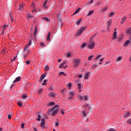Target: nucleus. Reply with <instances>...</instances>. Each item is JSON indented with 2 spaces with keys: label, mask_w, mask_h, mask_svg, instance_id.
<instances>
[{
  "label": "nucleus",
  "mask_w": 131,
  "mask_h": 131,
  "mask_svg": "<svg viewBox=\"0 0 131 131\" xmlns=\"http://www.w3.org/2000/svg\"><path fill=\"white\" fill-rule=\"evenodd\" d=\"M8 26H8V25H4V28L3 29V30H5V29H6V27H8Z\"/></svg>",
  "instance_id": "nucleus-55"
},
{
  "label": "nucleus",
  "mask_w": 131,
  "mask_h": 131,
  "mask_svg": "<svg viewBox=\"0 0 131 131\" xmlns=\"http://www.w3.org/2000/svg\"><path fill=\"white\" fill-rule=\"evenodd\" d=\"M22 98H23L24 99H26V98H27V96L25 95V94H23Z\"/></svg>",
  "instance_id": "nucleus-49"
},
{
  "label": "nucleus",
  "mask_w": 131,
  "mask_h": 131,
  "mask_svg": "<svg viewBox=\"0 0 131 131\" xmlns=\"http://www.w3.org/2000/svg\"><path fill=\"white\" fill-rule=\"evenodd\" d=\"M90 75H91V73L90 72H86L84 75V79H89Z\"/></svg>",
  "instance_id": "nucleus-5"
},
{
  "label": "nucleus",
  "mask_w": 131,
  "mask_h": 131,
  "mask_svg": "<svg viewBox=\"0 0 131 131\" xmlns=\"http://www.w3.org/2000/svg\"><path fill=\"white\" fill-rule=\"evenodd\" d=\"M78 88L79 90H80V89H81V84L80 83L78 84Z\"/></svg>",
  "instance_id": "nucleus-42"
},
{
  "label": "nucleus",
  "mask_w": 131,
  "mask_h": 131,
  "mask_svg": "<svg viewBox=\"0 0 131 131\" xmlns=\"http://www.w3.org/2000/svg\"><path fill=\"white\" fill-rule=\"evenodd\" d=\"M93 13H94V10L90 11H89V14H87V16L89 17V16H91V15H92V14H93Z\"/></svg>",
  "instance_id": "nucleus-24"
},
{
  "label": "nucleus",
  "mask_w": 131,
  "mask_h": 131,
  "mask_svg": "<svg viewBox=\"0 0 131 131\" xmlns=\"http://www.w3.org/2000/svg\"><path fill=\"white\" fill-rule=\"evenodd\" d=\"M61 75H63V76H66V74H65L64 72H61L59 74V76H61Z\"/></svg>",
  "instance_id": "nucleus-19"
},
{
  "label": "nucleus",
  "mask_w": 131,
  "mask_h": 131,
  "mask_svg": "<svg viewBox=\"0 0 131 131\" xmlns=\"http://www.w3.org/2000/svg\"><path fill=\"white\" fill-rule=\"evenodd\" d=\"M130 115V113L129 112H127L125 113V115H124V117L125 118H126V117H128Z\"/></svg>",
  "instance_id": "nucleus-13"
},
{
  "label": "nucleus",
  "mask_w": 131,
  "mask_h": 131,
  "mask_svg": "<svg viewBox=\"0 0 131 131\" xmlns=\"http://www.w3.org/2000/svg\"><path fill=\"white\" fill-rule=\"evenodd\" d=\"M49 70H50V68H49V66H46L45 67V71L46 72L49 71Z\"/></svg>",
  "instance_id": "nucleus-18"
},
{
  "label": "nucleus",
  "mask_w": 131,
  "mask_h": 131,
  "mask_svg": "<svg viewBox=\"0 0 131 131\" xmlns=\"http://www.w3.org/2000/svg\"><path fill=\"white\" fill-rule=\"evenodd\" d=\"M86 46V43H83L81 46V49H83L85 46Z\"/></svg>",
  "instance_id": "nucleus-31"
},
{
  "label": "nucleus",
  "mask_w": 131,
  "mask_h": 131,
  "mask_svg": "<svg viewBox=\"0 0 131 131\" xmlns=\"http://www.w3.org/2000/svg\"><path fill=\"white\" fill-rule=\"evenodd\" d=\"M86 28H88V26L80 28L77 31L76 33H75V35H76V36H80V35H81L82 34V32H83V31H85Z\"/></svg>",
  "instance_id": "nucleus-1"
},
{
  "label": "nucleus",
  "mask_w": 131,
  "mask_h": 131,
  "mask_svg": "<svg viewBox=\"0 0 131 131\" xmlns=\"http://www.w3.org/2000/svg\"><path fill=\"white\" fill-rule=\"evenodd\" d=\"M55 124L56 126H59V123H58V122L56 121L55 122Z\"/></svg>",
  "instance_id": "nucleus-51"
},
{
  "label": "nucleus",
  "mask_w": 131,
  "mask_h": 131,
  "mask_svg": "<svg viewBox=\"0 0 131 131\" xmlns=\"http://www.w3.org/2000/svg\"><path fill=\"white\" fill-rule=\"evenodd\" d=\"M41 118V116L40 115H38V118L36 119V120L38 121H40V118Z\"/></svg>",
  "instance_id": "nucleus-34"
},
{
  "label": "nucleus",
  "mask_w": 131,
  "mask_h": 131,
  "mask_svg": "<svg viewBox=\"0 0 131 131\" xmlns=\"http://www.w3.org/2000/svg\"><path fill=\"white\" fill-rule=\"evenodd\" d=\"M46 84H47V83H46V82H43L42 84V85H46Z\"/></svg>",
  "instance_id": "nucleus-64"
},
{
  "label": "nucleus",
  "mask_w": 131,
  "mask_h": 131,
  "mask_svg": "<svg viewBox=\"0 0 131 131\" xmlns=\"http://www.w3.org/2000/svg\"><path fill=\"white\" fill-rule=\"evenodd\" d=\"M40 45L42 48H45V47H46V45H45L43 42H40Z\"/></svg>",
  "instance_id": "nucleus-30"
},
{
  "label": "nucleus",
  "mask_w": 131,
  "mask_h": 131,
  "mask_svg": "<svg viewBox=\"0 0 131 131\" xmlns=\"http://www.w3.org/2000/svg\"><path fill=\"white\" fill-rule=\"evenodd\" d=\"M107 64H109V61L106 62L105 65H107Z\"/></svg>",
  "instance_id": "nucleus-63"
},
{
  "label": "nucleus",
  "mask_w": 131,
  "mask_h": 131,
  "mask_svg": "<svg viewBox=\"0 0 131 131\" xmlns=\"http://www.w3.org/2000/svg\"><path fill=\"white\" fill-rule=\"evenodd\" d=\"M64 68V63H61L59 66V68Z\"/></svg>",
  "instance_id": "nucleus-41"
},
{
  "label": "nucleus",
  "mask_w": 131,
  "mask_h": 131,
  "mask_svg": "<svg viewBox=\"0 0 131 131\" xmlns=\"http://www.w3.org/2000/svg\"><path fill=\"white\" fill-rule=\"evenodd\" d=\"M59 110V105H55L53 108H52L51 110H50V112H52V116H54L58 113V111Z\"/></svg>",
  "instance_id": "nucleus-2"
},
{
  "label": "nucleus",
  "mask_w": 131,
  "mask_h": 131,
  "mask_svg": "<svg viewBox=\"0 0 131 131\" xmlns=\"http://www.w3.org/2000/svg\"><path fill=\"white\" fill-rule=\"evenodd\" d=\"M80 23H81V18H80L79 20H78L77 21V23H76V25H79V24H80Z\"/></svg>",
  "instance_id": "nucleus-26"
},
{
  "label": "nucleus",
  "mask_w": 131,
  "mask_h": 131,
  "mask_svg": "<svg viewBox=\"0 0 131 131\" xmlns=\"http://www.w3.org/2000/svg\"><path fill=\"white\" fill-rule=\"evenodd\" d=\"M74 96V93L70 92L69 95V100H72L73 99V96Z\"/></svg>",
  "instance_id": "nucleus-6"
},
{
  "label": "nucleus",
  "mask_w": 131,
  "mask_h": 131,
  "mask_svg": "<svg viewBox=\"0 0 131 131\" xmlns=\"http://www.w3.org/2000/svg\"><path fill=\"white\" fill-rule=\"evenodd\" d=\"M101 57H102V55H98V56L96 57L95 60L97 61V59H99V58H101Z\"/></svg>",
  "instance_id": "nucleus-44"
},
{
  "label": "nucleus",
  "mask_w": 131,
  "mask_h": 131,
  "mask_svg": "<svg viewBox=\"0 0 131 131\" xmlns=\"http://www.w3.org/2000/svg\"><path fill=\"white\" fill-rule=\"evenodd\" d=\"M117 34V33L116 32H114V36H113V39H116V35Z\"/></svg>",
  "instance_id": "nucleus-20"
},
{
  "label": "nucleus",
  "mask_w": 131,
  "mask_h": 131,
  "mask_svg": "<svg viewBox=\"0 0 131 131\" xmlns=\"http://www.w3.org/2000/svg\"><path fill=\"white\" fill-rule=\"evenodd\" d=\"M42 89L41 88H39L38 90V94H41L42 93Z\"/></svg>",
  "instance_id": "nucleus-22"
},
{
  "label": "nucleus",
  "mask_w": 131,
  "mask_h": 131,
  "mask_svg": "<svg viewBox=\"0 0 131 131\" xmlns=\"http://www.w3.org/2000/svg\"><path fill=\"white\" fill-rule=\"evenodd\" d=\"M121 59H122V57H121V56H120L116 58V62H118V61H120Z\"/></svg>",
  "instance_id": "nucleus-25"
},
{
  "label": "nucleus",
  "mask_w": 131,
  "mask_h": 131,
  "mask_svg": "<svg viewBox=\"0 0 131 131\" xmlns=\"http://www.w3.org/2000/svg\"><path fill=\"white\" fill-rule=\"evenodd\" d=\"M45 124H46V121L45 120V119H42L40 126H41V127H43Z\"/></svg>",
  "instance_id": "nucleus-8"
},
{
  "label": "nucleus",
  "mask_w": 131,
  "mask_h": 131,
  "mask_svg": "<svg viewBox=\"0 0 131 131\" xmlns=\"http://www.w3.org/2000/svg\"><path fill=\"white\" fill-rule=\"evenodd\" d=\"M96 37V34L93 35L90 38V40L92 41L93 39Z\"/></svg>",
  "instance_id": "nucleus-28"
},
{
  "label": "nucleus",
  "mask_w": 131,
  "mask_h": 131,
  "mask_svg": "<svg viewBox=\"0 0 131 131\" xmlns=\"http://www.w3.org/2000/svg\"><path fill=\"white\" fill-rule=\"evenodd\" d=\"M82 77V75H79V78H81Z\"/></svg>",
  "instance_id": "nucleus-59"
},
{
  "label": "nucleus",
  "mask_w": 131,
  "mask_h": 131,
  "mask_svg": "<svg viewBox=\"0 0 131 131\" xmlns=\"http://www.w3.org/2000/svg\"><path fill=\"white\" fill-rule=\"evenodd\" d=\"M46 38H47V41H50V40H51V33L50 32H48Z\"/></svg>",
  "instance_id": "nucleus-9"
},
{
  "label": "nucleus",
  "mask_w": 131,
  "mask_h": 131,
  "mask_svg": "<svg viewBox=\"0 0 131 131\" xmlns=\"http://www.w3.org/2000/svg\"><path fill=\"white\" fill-rule=\"evenodd\" d=\"M108 131H116V130L114 129V128H111V129H108Z\"/></svg>",
  "instance_id": "nucleus-54"
},
{
  "label": "nucleus",
  "mask_w": 131,
  "mask_h": 131,
  "mask_svg": "<svg viewBox=\"0 0 131 131\" xmlns=\"http://www.w3.org/2000/svg\"><path fill=\"white\" fill-rule=\"evenodd\" d=\"M50 97H55V93L54 92H51L49 94Z\"/></svg>",
  "instance_id": "nucleus-23"
},
{
  "label": "nucleus",
  "mask_w": 131,
  "mask_h": 131,
  "mask_svg": "<svg viewBox=\"0 0 131 131\" xmlns=\"http://www.w3.org/2000/svg\"><path fill=\"white\" fill-rule=\"evenodd\" d=\"M93 57H94V55H91V56H89L88 57V60L89 61H92V59L93 58Z\"/></svg>",
  "instance_id": "nucleus-32"
},
{
  "label": "nucleus",
  "mask_w": 131,
  "mask_h": 131,
  "mask_svg": "<svg viewBox=\"0 0 131 131\" xmlns=\"http://www.w3.org/2000/svg\"><path fill=\"white\" fill-rule=\"evenodd\" d=\"M67 58H70V57H71V53H67Z\"/></svg>",
  "instance_id": "nucleus-35"
},
{
  "label": "nucleus",
  "mask_w": 131,
  "mask_h": 131,
  "mask_svg": "<svg viewBox=\"0 0 131 131\" xmlns=\"http://www.w3.org/2000/svg\"><path fill=\"white\" fill-rule=\"evenodd\" d=\"M84 101H88V97L86 96H84Z\"/></svg>",
  "instance_id": "nucleus-50"
},
{
  "label": "nucleus",
  "mask_w": 131,
  "mask_h": 131,
  "mask_svg": "<svg viewBox=\"0 0 131 131\" xmlns=\"http://www.w3.org/2000/svg\"><path fill=\"white\" fill-rule=\"evenodd\" d=\"M30 62H31L30 60H27L26 62V64H27L28 65V64H30Z\"/></svg>",
  "instance_id": "nucleus-52"
},
{
  "label": "nucleus",
  "mask_w": 131,
  "mask_h": 131,
  "mask_svg": "<svg viewBox=\"0 0 131 131\" xmlns=\"http://www.w3.org/2000/svg\"><path fill=\"white\" fill-rule=\"evenodd\" d=\"M127 122L128 123V124H131V119H128L127 121Z\"/></svg>",
  "instance_id": "nucleus-45"
},
{
  "label": "nucleus",
  "mask_w": 131,
  "mask_h": 131,
  "mask_svg": "<svg viewBox=\"0 0 131 131\" xmlns=\"http://www.w3.org/2000/svg\"><path fill=\"white\" fill-rule=\"evenodd\" d=\"M32 8H33V9H35V5H34V4H32L31 5Z\"/></svg>",
  "instance_id": "nucleus-48"
},
{
  "label": "nucleus",
  "mask_w": 131,
  "mask_h": 131,
  "mask_svg": "<svg viewBox=\"0 0 131 131\" xmlns=\"http://www.w3.org/2000/svg\"><path fill=\"white\" fill-rule=\"evenodd\" d=\"M93 3H94V0H91L89 3L93 4Z\"/></svg>",
  "instance_id": "nucleus-57"
},
{
  "label": "nucleus",
  "mask_w": 131,
  "mask_h": 131,
  "mask_svg": "<svg viewBox=\"0 0 131 131\" xmlns=\"http://www.w3.org/2000/svg\"><path fill=\"white\" fill-rule=\"evenodd\" d=\"M24 58L25 59H26V58H27V55L26 54L24 55Z\"/></svg>",
  "instance_id": "nucleus-60"
},
{
  "label": "nucleus",
  "mask_w": 131,
  "mask_h": 131,
  "mask_svg": "<svg viewBox=\"0 0 131 131\" xmlns=\"http://www.w3.org/2000/svg\"><path fill=\"white\" fill-rule=\"evenodd\" d=\"M98 66V64H97V63L95 64H93V68H96V67H97Z\"/></svg>",
  "instance_id": "nucleus-43"
},
{
  "label": "nucleus",
  "mask_w": 131,
  "mask_h": 131,
  "mask_svg": "<svg viewBox=\"0 0 131 131\" xmlns=\"http://www.w3.org/2000/svg\"><path fill=\"white\" fill-rule=\"evenodd\" d=\"M114 15V12H111L109 14H108V16L111 17L113 16V15Z\"/></svg>",
  "instance_id": "nucleus-36"
},
{
  "label": "nucleus",
  "mask_w": 131,
  "mask_h": 131,
  "mask_svg": "<svg viewBox=\"0 0 131 131\" xmlns=\"http://www.w3.org/2000/svg\"><path fill=\"white\" fill-rule=\"evenodd\" d=\"M80 10V8H79V9L76 10L75 12L73 13V15H75V14H77V13H78Z\"/></svg>",
  "instance_id": "nucleus-37"
},
{
  "label": "nucleus",
  "mask_w": 131,
  "mask_h": 131,
  "mask_svg": "<svg viewBox=\"0 0 131 131\" xmlns=\"http://www.w3.org/2000/svg\"><path fill=\"white\" fill-rule=\"evenodd\" d=\"M129 42H130L129 40H126V42H125L124 46H127V45H128Z\"/></svg>",
  "instance_id": "nucleus-33"
},
{
  "label": "nucleus",
  "mask_w": 131,
  "mask_h": 131,
  "mask_svg": "<svg viewBox=\"0 0 131 131\" xmlns=\"http://www.w3.org/2000/svg\"><path fill=\"white\" fill-rule=\"evenodd\" d=\"M125 20H126V16H124V17H123L122 18V20L121 21V24H123V23H124V21H125Z\"/></svg>",
  "instance_id": "nucleus-15"
},
{
  "label": "nucleus",
  "mask_w": 131,
  "mask_h": 131,
  "mask_svg": "<svg viewBox=\"0 0 131 131\" xmlns=\"http://www.w3.org/2000/svg\"><path fill=\"white\" fill-rule=\"evenodd\" d=\"M46 76H47V74H42L40 78V81H42V80L45 79V77H46Z\"/></svg>",
  "instance_id": "nucleus-11"
},
{
  "label": "nucleus",
  "mask_w": 131,
  "mask_h": 131,
  "mask_svg": "<svg viewBox=\"0 0 131 131\" xmlns=\"http://www.w3.org/2000/svg\"><path fill=\"white\" fill-rule=\"evenodd\" d=\"M41 19H42V20H45V21H47V22H49L50 21L49 18L45 17H42Z\"/></svg>",
  "instance_id": "nucleus-16"
},
{
  "label": "nucleus",
  "mask_w": 131,
  "mask_h": 131,
  "mask_svg": "<svg viewBox=\"0 0 131 131\" xmlns=\"http://www.w3.org/2000/svg\"><path fill=\"white\" fill-rule=\"evenodd\" d=\"M21 80V77H17L15 78V80L13 81V83H15V82H18V81H20Z\"/></svg>",
  "instance_id": "nucleus-10"
},
{
  "label": "nucleus",
  "mask_w": 131,
  "mask_h": 131,
  "mask_svg": "<svg viewBox=\"0 0 131 131\" xmlns=\"http://www.w3.org/2000/svg\"><path fill=\"white\" fill-rule=\"evenodd\" d=\"M47 3H48V0H46V1L43 3V7H45L47 5Z\"/></svg>",
  "instance_id": "nucleus-47"
},
{
  "label": "nucleus",
  "mask_w": 131,
  "mask_h": 131,
  "mask_svg": "<svg viewBox=\"0 0 131 131\" xmlns=\"http://www.w3.org/2000/svg\"><path fill=\"white\" fill-rule=\"evenodd\" d=\"M17 105L19 107H22V103L20 102H17Z\"/></svg>",
  "instance_id": "nucleus-38"
},
{
  "label": "nucleus",
  "mask_w": 131,
  "mask_h": 131,
  "mask_svg": "<svg viewBox=\"0 0 131 131\" xmlns=\"http://www.w3.org/2000/svg\"><path fill=\"white\" fill-rule=\"evenodd\" d=\"M33 41V39H31L29 41V42L28 43L29 46H31V44L32 43V42Z\"/></svg>",
  "instance_id": "nucleus-39"
},
{
  "label": "nucleus",
  "mask_w": 131,
  "mask_h": 131,
  "mask_svg": "<svg viewBox=\"0 0 131 131\" xmlns=\"http://www.w3.org/2000/svg\"><path fill=\"white\" fill-rule=\"evenodd\" d=\"M111 23H112V19H110L107 21V28H108L109 26H110Z\"/></svg>",
  "instance_id": "nucleus-12"
},
{
  "label": "nucleus",
  "mask_w": 131,
  "mask_h": 131,
  "mask_svg": "<svg viewBox=\"0 0 131 131\" xmlns=\"http://www.w3.org/2000/svg\"><path fill=\"white\" fill-rule=\"evenodd\" d=\"M49 106H54L55 105V102H51L49 103Z\"/></svg>",
  "instance_id": "nucleus-29"
},
{
  "label": "nucleus",
  "mask_w": 131,
  "mask_h": 131,
  "mask_svg": "<svg viewBox=\"0 0 131 131\" xmlns=\"http://www.w3.org/2000/svg\"><path fill=\"white\" fill-rule=\"evenodd\" d=\"M29 46H30V45H29L26 46V47L24 48L25 52H26V51H27V49H28L29 48Z\"/></svg>",
  "instance_id": "nucleus-27"
},
{
  "label": "nucleus",
  "mask_w": 131,
  "mask_h": 131,
  "mask_svg": "<svg viewBox=\"0 0 131 131\" xmlns=\"http://www.w3.org/2000/svg\"><path fill=\"white\" fill-rule=\"evenodd\" d=\"M69 89H70V88H71V83H70L69 84Z\"/></svg>",
  "instance_id": "nucleus-61"
},
{
  "label": "nucleus",
  "mask_w": 131,
  "mask_h": 131,
  "mask_svg": "<svg viewBox=\"0 0 131 131\" xmlns=\"http://www.w3.org/2000/svg\"><path fill=\"white\" fill-rule=\"evenodd\" d=\"M24 9V6L20 5L18 6V10H19V11H22V10H23Z\"/></svg>",
  "instance_id": "nucleus-14"
},
{
  "label": "nucleus",
  "mask_w": 131,
  "mask_h": 131,
  "mask_svg": "<svg viewBox=\"0 0 131 131\" xmlns=\"http://www.w3.org/2000/svg\"><path fill=\"white\" fill-rule=\"evenodd\" d=\"M107 10H108V7H106L102 9V11H103V12H105V11H107Z\"/></svg>",
  "instance_id": "nucleus-40"
},
{
  "label": "nucleus",
  "mask_w": 131,
  "mask_h": 131,
  "mask_svg": "<svg viewBox=\"0 0 131 131\" xmlns=\"http://www.w3.org/2000/svg\"><path fill=\"white\" fill-rule=\"evenodd\" d=\"M16 58H17V56L13 58V61H15Z\"/></svg>",
  "instance_id": "nucleus-58"
},
{
  "label": "nucleus",
  "mask_w": 131,
  "mask_h": 131,
  "mask_svg": "<svg viewBox=\"0 0 131 131\" xmlns=\"http://www.w3.org/2000/svg\"><path fill=\"white\" fill-rule=\"evenodd\" d=\"M24 125H25V123H22L21 125V128H24Z\"/></svg>",
  "instance_id": "nucleus-53"
},
{
  "label": "nucleus",
  "mask_w": 131,
  "mask_h": 131,
  "mask_svg": "<svg viewBox=\"0 0 131 131\" xmlns=\"http://www.w3.org/2000/svg\"><path fill=\"white\" fill-rule=\"evenodd\" d=\"M125 32L126 35H129V34H131V27L129 28L128 29H127L125 30Z\"/></svg>",
  "instance_id": "nucleus-7"
},
{
  "label": "nucleus",
  "mask_w": 131,
  "mask_h": 131,
  "mask_svg": "<svg viewBox=\"0 0 131 131\" xmlns=\"http://www.w3.org/2000/svg\"><path fill=\"white\" fill-rule=\"evenodd\" d=\"M81 115L82 116H84V117H85V116H86V114H85V112L84 111H82Z\"/></svg>",
  "instance_id": "nucleus-21"
},
{
  "label": "nucleus",
  "mask_w": 131,
  "mask_h": 131,
  "mask_svg": "<svg viewBox=\"0 0 131 131\" xmlns=\"http://www.w3.org/2000/svg\"><path fill=\"white\" fill-rule=\"evenodd\" d=\"M73 67H77L78 66V64H79V62H80V59L79 58H74L73 59Z\"/></svg>",
  "instance_id": "nucleus-3"
},
{
  "label": "nucleus",
  "mask_w": 131,
  "mask_h": 131,
  "mask_svg": "<svg viewBox=\"0 0 131 131\" xmlns=\"http://www.w3.org/2000/svg\"><path fill=\"white\" fill-rule=\"evenodd\" d=\"M37 10L35 9H34L32 11V12H37Z\"/></svg>",
  "instance_id": "nucleus-62"
},
{
  "label": "nucleus",
  "mask_w": 131,
  "mask_h": 131,
  "mask_svg": "<svg viewBox=\"0 0 131 131\" xmlns=\"http://www.w3.org/2000/svg\"><path fill=\"white\" fill-rule=\"evenodd\" d=\"M11 118H12V116H11L10 114L8 115V119H11Z\"/></svg>",
  "instance_id": "nucleus-56"
},
{
  "label": "nucleus",
  "mask_w": 131,
  "mask_h": 131,
  "mask_svg": "<svg viewBox=\"0 0 131 131\" xmlns=\"http://www.w3.org/2000/svg\"><path fill=\"white\" fill-rule=\"evenodd\" d=\"M88 47H89V49H94L95 48V42L91 41L88 45Z\"/></svg>",
  "instance_id": "nucleus-4"
},
{
  "label": "nucleus",
  "mask_w": 131,
  "mask_h": 131,
  "mask_svg": "<svg viewBox=\"0 0 131 131\" xmlns=\"http://www.w3.org/2000/svg\"><path fill=\"white\" fill-rule=\"evenodd\" d=\"M60 112L61 114H62V115H64V114H65V113H64V111H63V110H61Z\"/></svg>",
  "instance_id": "nucleus-46"
},
{
  "label": "nucleus",
  "mask_w": 131,
  "mask_h": 131,
  "mask_svg": "<svg viewBox=\"0 0 131 131\" xmlns=\"http://www.w3.org/2000/svg\"><path fill=\"white\" fill-rule=\"evenodd\" d=\"M37 33V28L36 27V26H35L34 29V36L36 35Z\"/></svg>",
  "instance_id": "nucleus-17"
}]
</instances>
